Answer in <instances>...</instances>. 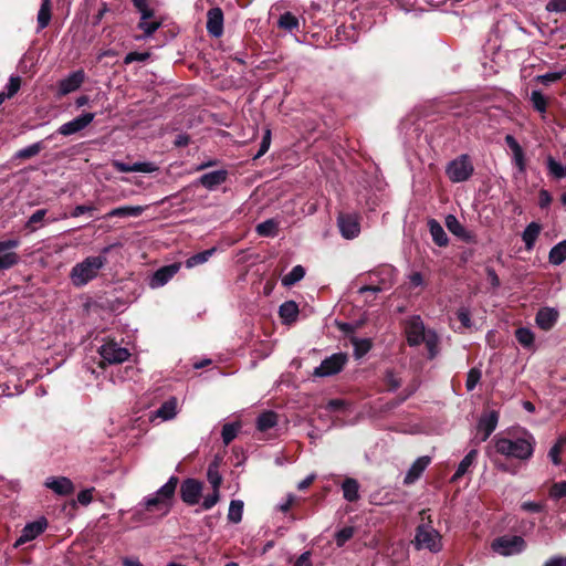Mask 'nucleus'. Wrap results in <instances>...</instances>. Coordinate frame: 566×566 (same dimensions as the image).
Listing matches in <instances>:
<instances>
[{
    "label": "nucleus",
    "instance_id": "obj_1",
    "mask_svg": "<svg viewBox=\"0 0 566 566\" xmlns=\"http://www.w3.org/2000/svg\"><path fill=\"white\" fill-rule=\"evenodd\" d=\"M179 479L175 475L156 492L145 496L133 510L132 520L143 525H153L167 516L174 505Z\"/></svg>",
    "mask_w": 566,
    "mask_h": 566
},
{
    "label": "nucleus",
    "instance_id": "obj_2",
    "mask_svg": "<svg viewBox=\"0 0 566 566\" xmlns=\"http://www.w3.org/2000/svg\"><path fill=\"white\" fill-rule=\"evenodd\" d=\"M113 245L104 247L99 255H88L76 263L70 271V280L75 287H83L95 280L99 271L107 264V254Z\"/></svg>",
    "mask_w": 566,
    "mask_h": 566
},
{
    "label": "nucleus",
    "instance_id": "obj_3",
    "mask_svg": "<svg viewBox=\"0 0 566 566\" xmlns=\"http://www.w3.org/2000/svg\"><path fill=\"white\" fill-rule=\"evenodd\" d=\"M495 449L499 453L520 460H527L534 452V438L531 434L518 438L495 437Z\"/></svg>",
    "mask_w": 566,
    "mask_h": 566
},
{
    "label": "nucleus",
    "instance_id": "obj_4",
    "mask_svg": "<svg viewBox=\"0 0 566 566\" xmlns=\"http://www.w3.org/2000/svg\"><path fill=\"white\" fill-rule=\"evenodd\" d=\"M397 271L394 266L385 265L377 270L370 271L367 274V283L361 285L357 293L359 295L365 294H378L380 292L389 290L396 282Z\"/></svg>",
    "mask_w": 566,
    "mask_h": 566
},
{
    "label": "nucleus",
    "instance_id": "obj_5",
    "mask_svg": "<svg viewBox=\"0 0 566 566\" xmlns=\"http://www.w3.org/2000/svg\"><path fill=\"white\" fill-rule=\"evenodd\" d=\"M407 340L410 346L426 344L429 358H433L438 354V336L431 329H426L422 321H410L406 327Z\"/></svg>",
    "mask_w": 566,
    "mask_h": 566
},
{
    "label": "nucleus",
    "instance_id": "obj_6",
    "mask_svg": "<svg viewBox=\"0 0 566 566\" xmlns=\"http://www.w3.org/2000/svg\"><path fill=\"white\" fill-rule=\"evenodd\" d=\"M413 544L417 549L439 553L442 549V537L429 523H421L416 530Z\"/></svg>",
    "mask_w": 566,
    "mask_h": 566
},
{
    "label": "nucleus",
    "instance_id": "obj_7",
    "mask_svg": "<svg viewBox=\"0 0 566 566\" xmlns=\"http://www.w3.org/2000/svg\"><path fill=\"white\" fill-rule=\"evenodd\" d=\"M447 176L452 182L468 180L473 174V166L468 155H461L447 166Z\"/></svg>",
    "mask_w": 566,
    "mask_h": 566
},
{
    "label": "nucleus",
    "instance_id": "obj_8",
    "mask_svg": "<svg viewBox=\"0 0 566 566\" xmlns=\"http://www.w3.org/2000/svg\"><path fill=\"white\" fill-rule=\"evenodd\" d=\"M104 364H122L126 361L130 353L127 348L119 346L116 342H105L98 349Z\"/></svg>",
    "mask_w": 566,
    "mask_h": 566
},
{
    "label": "nucleus",
    "instance_id": "obj_9",
    "mask_svg": "<svg viewBox=\"0 0 566 566\" xmlns=\"http://www.w3.org/2000/svg\"><path fill=\"white\" fill-rule=\"evenodd\" d=\"M525 547L526 543L524 538L517 535L499 537L492 544L494 552L503 556H511L522 553Z\"/></svg>",
    "mask_w": 566,
    "mask_h": 566
},
{
    "label": "nucleus",
    "instance_id": "obj_10",
    "mask_svg": "<svg viewBox=\"0 0 566 566\" xmlns=\"http://www.w3.org/2000/svg\"><path fill=\"white\" fill-rule=\"evenodd\" d=\"M19 245V239L0 241V272L9 270L19 263L20 256L15 251Z\"/></svg>",
    "mask_w": 566,
    "mask_h": 566
},
{
    "label": "nucleus",
    "instance_id": "obj_11",
    "mask_svg": "<svg viewBox=\"0 0 566 566\" xmlns=\"http://www.w3.org/2000/svg\"><path fill=\"white\" fill-rule=\"evenodd\" d=\"M347 363V355L336 353L325 358L318 367L315 368L314 375L318 377H328L339 373Z\"/></svg>",
    "mask_w": 566,
    "mask_h": 566
},
{
    "label": "nucleus",
    "instance_id": "obj_12",
    "mask_svg": "<svg viewBox=\"0 0 566 566\" xmlns=\"http://www.w3.org/2000/svg\"><path fill=\"white\" fill-rule=\"evenodd\" d=\"M181 263L164 265L155 271L148 280L150 289H159L166 285L180 270Z\"/></svg>",
    "mask_w": 566,
    "mask_h": 566
},
{
    "label": "nucleus",
    "instance_id": "obj_13",
    "mask_svg": "<svg viewBox=\"0 0 566 566\" xmlns=\"http://www.w3.org/2000/svg\"><path fill=\"white\" fill-rule=\"evenodd\" d=\"M202 493V483L196 479H186L180 486L181 500L188 505H196Z\"/></svg>",
    "mask_w": 566,
    "mask_h": 566
},
{
    "label": "nucleus",
    "instance_id": "obj_14",
    "mask_svg": "<svg viewBox=\"0 0 566 566\" xmlns=\"http://www.w3.org/2000/svg\"><path fill=\"white\" fill-rule=\"evenodd\" d=\"M46 526H48V521L44 517H41L36 521L28 523L23 527L21 535L15 541L14 547H19L28 542L33 541L34 538H36L40 534H42L45 531Z\"/></svg>",
    "mask_w": 566,
    "mask_h": 566
},
{
    "label": "nucleus",
    "instance_id": "obj_15",
    "mask_svg": "<svg viewBox=\"0 0 566 566\" xmlns=\"http://www.w3.org/2000/svg\"><path fill=\"white\" fill-rule=\"evenodd\" d=\"M94 113H83L74 119L61 125L57 129V133L63 136H70L78 133L87 127L94 120Z\"/></svg>",
    "mask_w": 566,
    "mask_h": 566
},
{
    "label": "nucleus",
    "instance_id": "obj_16",
    "mask_svg": "<svg viewBox=\"0 0 566 566\" xmlns=\"http://www.w3.org/2000/svg\"><path fill=\"white\" fill-rule=\"evenodd\" d=\"M499 422V413L494 410L483 413L478 422V436L481 441H485L496 429Z\"/></svg>",
    "mask_w": 566,
    "mask_h": 566
},
{
    "label": "nucleus",
    "instance_id": "obj_17",
    "mask_svg": "<svg viewBox=\"0 0 566 566\" xmlns=\"http://www.w3.org/2000/svg\"><path fill=\"white\" fill-rule=\"evenodd\" d=\"M85 73L82 70L70 73L66 77L59 82L60 95H66L76 91L84 82Z\"/></svg>",
    "mask_w": 566,
    "mask_h": 566
},
{
    "label": "nucleus",
    "instance_id": "obj_18",
    "mask_svg": "<svg viewBox=\"0 0 566 566\" xmlns=\"http://www.w3.org/2000/svg\"><path fill=\"white\" fill-rule=\"evenodd\" d=\"M113 167L119 172H145L150 174L158 170V166L151 161H138L133 165L119 160L113 161Z\"/></svg>",
    "mask_w": 566,
    "mask_h": 566
},
{
    "label": "nucleus",
    "instance_id": "obj_19",
    "mask_svg": "<svg viewBox=\"0 0 566 566\" xmlns=\"http://www.w3.org/2000/svg\"><path fill=\"white\" fill-rule=\"evenodd\" d=\"M505 144L512 150V161L517 168L520 174H524L526 171V161L525 154L522 146L517 143L514 136L506 135Z\"/></svg>",
    "mask_w": 566,
    "mask_h": 566
},
{
    "label": "nucleus",
    "instance_id": "obj_20",
    "mask_svg": "<svg viewBox=\"0 0 566 566\" xmlns=\"http://www.w3.org/2000/svg\"><path fill=\"white\" fill-rule=\"evenodd\" d=\"M338 227L342 235L346 239H354L359 234L360 227L357 218L352 214H340L338 217Z\"/></svg>",
    "mask_w": 566,
    "mask_h": 566
},
{
    "label": "nucleus",
    "instance_id": "obj_21",
    "mask_svg": "<svg viewBox=\"0 0 566 566\" xmlns=\"http://www.w3.org/2000/svg\"><path fill=\"white\" fill-rule=\"evenodd\" d=\"M207 31L214 38L223 32V12L219 7L211 8L207 13Z\"/></svg>",
    "mask_w": 566,
    "mask_h": 566
},
{
    "label": "nucleus",
    "instance_id": "obj_22",
    "mask_svg": "<svg viewBox=\"0 0 566 566\" xmlns=\"http://www.w3.org/2000/svg\"><path fill=\"white\" fill-rule=\"evenodd\" d=\"M44 485L57 495H69L74 491L73 482L66 476H50Z\"/></svg>",
    "mask_w": 566,
    "mask_h": 566
},
{
    "label": "nucleus",
    "instance_id": "obj_23",
    "mask_svg": "<svg viewBox=\"0 0 566 566\" xmlns=\"http://www.w3.org/2000/svg\"><path fill=\"white\" fill-rule=\"evenodd\" d=\"M227 178L228 171L226 169H219L201 175L197 180V184L201 185L208 190H213L226 182Z\"/></svg>",
    "mask_w": 566,
    "mask_h": 566
},
{
    "label": "nucleus",
    "instance_id": "obj_24",
    "mask_svg": "<svg viewBox=\"0 0 566 566\" xmlns=\"http://www.w3.org/2000/svg\"><path fill=\"white\" fill-rule=\"evenodd\" d=\"M446 227L453 235L464 242L472 243L475 241L474 234L471 231H468L453 214H448L446 217Z\"/></svg>",
    "mask_w": 566,
    "mask_h": 566
},
{
    "label": "nucleus",
    "instance_id": "obj_25",
    "mask_svg": "<svg viewBox=\"0 0 566 566\" xmlns=\"http://www.w3.org/2000/svg\"><path fill=\"white\" fill-rule=\"evenodd\" d=\"M429 463H430L429 457L418 458L412 463L410 469L408 470V472L405 476V480H403L405 484H411L415 481H417L420 478V475L422 474V472L426 470V468L429 465Z\"/></svg>",
    "mask_w": 566,
    "mask_h": 566
},
{
    "label": "nucleus",
    "instance_id": "obj_26",
    "mask_svg": "<svg viewBox=\"0 0 566 566\" xmlns=\"http://www.w3.org/2000/svg\"><path fill=\"white\" fill-rule=\"evenodd\" d=\"M542 231V226L538 222H531L526 226L522 233V240L527 251H532L535 247L536 240Z\"/></svg>",
    "mask_w": 566,
    "mask_h": 566
},
{
    "label": "nucleus",
    "instance_id": "obj_27",
    "mask_svg": "<svg viewBox=\"0 0 566 566\" xmlns=\"http://www.w3.org/2000/svg\"><path fill=\"white\" fill-rule=\"evenodd\" d=\"M478 457V450L472 449L469 453L462 459L459 463L455 473L451 478L452 482L459 481L467 472H469L470 468L475 463Z\"/></svg>",
    "mask_w": 566,
    "mask_h": 566
},
{
    "label": "nucleus",
    "instance_id": "obj_28",
    "mask_svg": "<svg viewBox=\"0 0 566 566\" xmlns=\"http://www.w3.org/2000/svg\"><path fill=\"white\" fill-rule=\"evenodd\" d=\"M145 208L142 206H123L112 209L106 213L105 218L114 217H139L144 212Z\"/></svg>",
    "mask_w": 566,
    "mask_h": 566
},
{
    "label": "nucleus",
    "instance_id": "obj_29",
    "mask_svg": "<svg viewBox=\"0 0 566 566\" xmlns=\"http://www.w3.org/2000/svg\"><path fill=\"white\" fill-rule=\"evenodd\" d=\"M343 496L348 502L359 499V483L353 478H346L342 483Z\"/></svg>",
    "mask_w": 566,
    "mask_h": 566
},
{
    "label": "nucleus",
    "instance_id": "obj_30",
    "mask_svg": "<svg viewBox=\"0 0 566 566\" xmlns=\"http://www.w3.org/2000/svg\"><path fill=\"white\" fill-rule=\"evenodd\" d=\"M428 227L433 242L439 247L448 244V235L442 226L434 219L428 221Z\"/></svg>",
    "mask_w": 566,
    "mask_h": 566
},
{
    "label": "nucleus",
    "instance_id": "obj_31",
    "mask_svg": "<svg viewBox=\"0 0 566 566\" xmlns=\"http://www.w3.org/2000/svg\"><path fill=\"white\" fill-rule=\"evenodd\" d=\"M177 405L178 402L175 397L169 398L156 410V417L163 420L175 418L177 415Z\"/></svg>",
    "mask_w": 566,
    "mask_h": 566
},
{
    "label": "nucleus",
    "instance_id": "obj_32",
    "mask_svg": "<svg viewBox=\"0 0 566 566\" xmlns=\"http://www.w3.org/2000/svg\"><path fill=\"white\" fill-rule=\"evenodd\" d=\"M51 0H42L40 10L38 12L36 22L38 31L45 29L51 21Z\"/></svg>",
    "mask_w": 566,
    "mask_h": 566
},
{
    "label": "nucleus",
    "instance_id": "obj_33",
    "mask_svg": "<svg viewBox=\"0 0 566 566\" xmlns=\"http://www.w3.org/2000/svg\"><path fill=\"white\" fill-rule=\"evenodd\" d=\"M566 260V239L555 244L549 253L548 261L553 265H560Z\"/></svg>",
    "mask_w": 566,
    "mask_h": 566
},
{
    "label": "nucleus",
    "instance_id": "obj_34",
    "mask_svg": "<svg viewBox=\"0 0 566 566\" xmlns=\"http://www.w3.org/2000/svg\"><path fill=\"white\" fill-rule=\"evenodd\" d=\"M255 231L260 237L274 238L279 232V222L275 219H268L259 223Z\"/></svg>",
    "mask_w": 566,
    "mask_h": 566
},
{
    "label": "nucleus",
    "instance_id": "obj_35",
    "mask_svg": "<svg viewBox=\"0 0 566 566\" xmlns=\"http://www.w3.org/2000/svg\"><path fill=\"white\" fill-rule=\"evenodd\" d=\"M305 276V269L302 265H295L287 274L282 276L281 282L285 287L295 285Z\"/></svg>",
    "mask_w": 566,
    "mask_h": 566
},
{
    "label": "nucleus",
    "instance_id": "obj_36",
    "mask_svg": "<svg viewBox=\"0 0 566 566\" xmlns=\"http://www.w3.org/2000/svg\"><path fill=\"white\" fill-rule=\"evenodd\" d=\"M530 101L533 108L542 115V118H545L548 101L543 93L538 90L532 91Z\"/></svg>",
    "mask_w": 566,
    "mask_h": 566
},
{
    "label": "nucleus",
    "instance_id": "obj_37",
    "mask_svg": "<svg viewBox=\"0 0 566 566\" xmlns=\"http://www.w3.org/2000/svg\"><path fill=\"white\" fill-rule=\"evenodd\" d=\"M216 248H211L189 256L185 262L186 268L192 269L197 265L206 263L216 253Z\"/></svg>",
    "mask_w": 566,
    "mask_h": 566
},
{
    "label": "nucleus",
    "instance_id": "obj_38",
    "mask_svg": "<svg viewBox=\"0 0 566 566\" xmlns=\"http://www.w3.org/2000/svg\"><path fill=\"white\" fill-rule=\"evenodd\" d=\"M161 25L160 20L156 19H145L139 20L138 22V29L144 31V34L140 36H137L136 40H144L149 36H151Z\"/></svg>",
    "mask_w": 566,
    "mask_h": 566
},
{
    "label": "nucleus",
    "instance_id": "obj_39",
    "mask_svg": "<svg viewBox=\"0 0 566 566\" xmlns=\"http://www.w3.org/2000/svg\"><path fill=\"white\" fill-rule=\"evenodd\" d=\"M277 422V416L273 411H265L258 417L256 428L260 431H266L273 428Z\"/></svg>",
    "mask_w": 566,
    "mask_h": 566
},
{
    "label": "nucleus",
    "instance_id": "obj_40",
    "mask_svg": "<svg viewBox=\"0 0 566 566\" xmlns=\"http://www.w3.org/2000/svg\"><path fill=\"white\" fill-rule=\"evenodd\" d=\"M243 514V502L241 500H232L229 505L228 520L234 524L241 522Z\"/></svg>",
    "mask_w": 566,
    "mask_h": 566
},
{
    "label": "nucleus",
    "instance_id": "obj_41",
    "mask_svg": "<svg viewBox=\"0 0 566 566\" xmlns=\"http://www.w3.org/2000/svg\"><path fill=\"white\" fill-rule=\"evenodd\" d=\"M277 25H279V28L291 32L293 30L298 29L300 22H298V19L295 15H293L291 12H285L280 17V19L277 21Z\"/></svg>",
    "mask_w": 566,
    "mask_h": 566
},
{
    "label": "nucleus",
    "instance_id": "obj_42",
    "mask_svg": "<svg viewBox=\"0 0 566 566\" xmlns=\"http://www.w3.org/2000/svg\"><path fill=\"white\" fill-rule=\"evenodd\" d=\"M516 339L524 348H533L534 334L530 328L520 327L515 332Z\"/></svg>",
    "mask_w": 566,
    "mask_h": 566
},
{
    "label": "nucleus",
    "instance_id": "obj_43",
    "mask_svg": "<svg viewBox=\"0 0 566 566\" xmlns=\"http://www.w3.org/2000/svg\"><path fill=\"white\" fill-rule=\"evenodd\" d=\"M352 344L354 346V354L356 358L363 357L365 354L369 352L371 348V342L368 338H352Z\"/></svg>",
    "mask_w": 566,
    "mask_h": 566
},
{
    "label": "nucleus",
    "instance_id": "obj_44",
    "mask_svg": "<svg viewBox=\"0 0 566 566\" xmlns=\"http://www.w3.org/2000/svg\"><path fill=\"white\" fill-rule=\"evenodd\" d=\"M280 318H296L298 306L294 301L284 302L279 308Z\"/></svg>",
    "mask_w": 566,
    "mask_h": 566
},
{
    "label": "nucleus",
    "instance_id": "obj_45",
    "mask_svg": "<svg viewBox=\"0 0 566 566\" xmlns=\"http://www.w3.org/2000/svg\"><path fill=\"white\" fill-rule=\"evenodd\" d=\"M45 214H46V210H45V209H39V210H36L35 212H33V213L30 216V218H29V219H28V221H27L25 227H27L30 231H35V230H38L40 227H42Z\"/></svg>",
    "mask_w": 566,
    "mask_h": 566
},
{
    "label": "nucleus",
    "instance_id": "obj_46",
    "mask_svg": "<svg viewBox=\"0 0 566 566\" xmlns=\"http://www.w3.org/2000/svg\"><path fill=\"white\" fill-rule=\"evenodd\" d=\"M133 6L140 14V20L153 19L154 10L149 7L148 0H132Z\"/></svg>",
    "mask_w": 566,
    "mask_h": 566
},
{
    "label": "nucleus",
    "instance_id": "obj_47",
    "mask_svg": "<svg viewBox=\"0 0 566 566\" xmlns=\"http://www.w3.org/2000/svg\"><path fill=\"white\" fill-rule=\"evenodd\" d=\"M547 169L552 176L555 178H564L566 177V168L558 161H556L552 156L547 158Z\"/></svg>",
    "mask_w": 566,
    "mask_h": 566
},
{
    "label": "nucleus",
    "instance_id": "obj_48",
    "mask_svg": "<svg viewBox=\"0 0 566 566\" xmlns=\"http://www.w3.org/2000/svg\"><path fill=\"white\" fill-rule=\"evenodd\" d=\"M240 424L239 423H226L222 428V440L227 446L229 444L238 434Z\"/></svg>",
    "mask_w": 566,
    "mask_h": 566
},
{
    "label": "nucleus",
    "instance_id": "obj_49",
    "mask_svg": "<svg viewBox=\"0 0 566 566\" xmlns=\"http://www.w3.org/2000/svg\"><path fill=\"white\" fill-rule=\"evenodd\" d=\"M41 150L42 144L39 142L20 149L15 156L17 158L27 159L36 156Z\"/></svg>",
    "mask_w": 566,
    "mask_h": 566
},
{
    "label": "nucleus",
    "instance_id": "obj_50",
    "mask_svg": "<svg viewBox=\"0 0 566 566\" xmlns=\"http://www.w3.org/2000/svg\"><path fill=\"white\" fill-rule=\"evenodd\" d=\"M207 478L212 489L219 490L220 484L222 482V476L219 473L218 467L216 464H211L207 471Z\"/></svg>",
    "mask_w": 566,
    "mask_h": 566
},
{
    "label": "nucleus",
    "instance_id": "obj_51",
    "mask_svg": "<svg viewBox=\"0 0 566 566\" xmlns=\"http://www.w3.org/2000/svg\"><path fill=\"white\" fill-rule=\"evenodd\" d=\"M354 536V527L352 526H347V527H344L342 530H339L336 534H335V541H336V545L338 547H342L345 545V543L347 541H349L352 537Z\"/></svg>",
    "mask_w": 566,
    "mask_h": 566
},
{
    "label": "nucleus",
    "instance_id": "obj_52",
    "mask_svg": "<svg viewBox=\"0 0 566 566\" xmlns=\"http://www.w3.org/2000/svg\"><path fill=\"white\" fill-rule=\"evenodd\" d=\"M564 74H565L564 71L548 72V73H545L542 75H537L535 80L544 85H549L552 83L559 81Z\"/></svg>",
    "mask_w": 566,
    "mask_h": 566
},
{
    "label": "nucleus",
    "instance_id": "obj_53",
    "mask_svg": "<svg viewBox=\"0 0 566 566\" xmlns=\"http://www.w3.org/2000/svg\"><path fill=\"white\" fill-rule=\"evenodd\" d=\"M21 86V78L19 76H10L9 82L6 86L4 95L7 98L14 96Z\"/></svg>",
    "mask_w": 566,
    "mask_h": 566
},
{
    "label": "nucleus",
    "instance_id": "obj_54",
    "mask_svg": "<svg viewBox=\"0 0 566 566\" xmlns=\"http://www.w3.org/2000/svg\"><path fill=\"white\" fill-rule=\"evenodd\" d=\"M481 379V371L478 368H472L468 373L465 387L469 391L473 390Z\"/></svg>",
    "mask_w": 566,
    "mask_h": 566
},
{
    "label": "nucleus",
    "instance_id": "obj_55",
    "mask_svg": "<svg viewBox=\"0 0 566 566\" xmlns=\"http://www.w3.org/2000/svg\"><path fill=\"white\" fill-rule=\"evenodd\" d=\"M270 145H271V129L266 128L264 130V135H263L262 142L260 144V149L256 153V155L254 156V159L262 157L269 150Z\"/></svg>",
    "mask_w": 566,
    "mask_h": 566
},
{
    "label": "nucleus",
    "instance_id": "obj_56",
    "mask_svg": "<svg viewBox=\"0 0 566 566\" xmlns=\"http://www.w3.org/2000/svg\"><path fill=\"white\" fill-rule=\"evenodd\" d=\"M545 9L548 12L566 13V0H549Z\"/></svg>",
    "mask_w": 566,
    "mask_h": 566
},
{
    "label": "nucleus",
    "instance_id": "obj_57",
    "mask_svg": "<svg viewBox=\"0 0 566 566\" xmlns=\"http://www.w3.org/2000/svg\"><path fill=\"white\" fill-rule=\"evenodd\" d=\"M150 53L148 52H129L124 57L125 64H130L133 62H145L149 59Z\"/></svg>",
    "mask_w": 566,
    "mask_h": 566
},
{
    "label": "nucleus",
    "instance_id": "obj_58",
    "mask_svg": "<svg viewBox=\"0 0 566 566\" xmlns=\"http://www.w3.org/2000/svg\"><path fill=\"white\" fill-rule=\"evenodd\" d=\"M212 493L205 496L203 501H202V509L203 510H210L212 509L219 501V490L217 489H212Z\"/></svg>",
    "mask_w": 566,
    "mask_h": 566
},
{
    "label": "nucleus",
    "instance_id": "obj_59",
    "mask_svg": "<svg viewBox=\"0 0 566 566\" xmlns=\"http://www.w3.org/2000/svg\"><path fill=\"white\" fill-rule=\"evenodd\" d=\"M93 492H94V488L82 490L77 494V502L81 505H88L93 500Z\"/></svg>",
    "mask_w": 566,
    "mask_h": 566
},
{
    "label": "nucleus",
    "instance_id": "obj_60",
    "mask_svg": "<svg viewBox=\"0 0 566 566\" xmlns=\"http://www.w3.org/2000/svg\"><path fill=\"white\" fill-rule=\"evenodd\" d=\"M564 443V439H559L555 446H553L548 452V457L553 461L554 464H559V453L562 450V444Z\"/></svg>",
    "mask_w": 566,
    "mask_h": 566
},
{
    "label": "nucleus",
    "instance_id": "obj_61",
    "mask_svg": "<svg viewBox=\"0 0 566 566\" xmlns=\"http://www.w3.org/2000/svg\"><path fill=\"white\" fill-rule=\"evenodd\" d=\"M551 496L556 499L566 496V481L555 483L551 489Z\"/></svg>",
    "mask_w": 566,
    "mask_h": 566
},
{
    "label": "nucleus",
    "instance_id": "obj_62",
    "mask_svg": "<svg viewBox=\"0 0 566 566\" xmlns=\"http://www.w3.org/2000/svg\"><path fill=\"white\" fill-rule=\"evenodd\" d=\"M347 403L342 399H332L327 402L326 409L329 411H345Z\"/></svg>",
    "mask_w": 566,
    "mask_h": 566
},
{
    "label": "nucleus",
    "instance_id": "obj_63",
    "mask_svg": "<svg viewBox=\"0 0 566 566\" xmlns=\"http://www.w3.org/2000/svg\"><path fill=\"white\" fill-rule=\"evenodd\" d=\"M552 203V196L546 189H541L538 192V206L544 209Z\"/></svg>",
    "mask_w": 566,
    "mask_h": 566
},
{
    "label": "nucleus",
    "instance_id": "obj_64",
    "mask_svg": "<svg viewBox=\"0 0 566 566\" xmlns=\"http://www.w3.org/2000/svg\"><path fill=\"white\" fill-rule=\"evenodd\" d=\"M543 566H566V557L560 555L553 556Z\"/></svg>",
    "mask_w": 566,
    "mask_h": 566
}]
</instances>
